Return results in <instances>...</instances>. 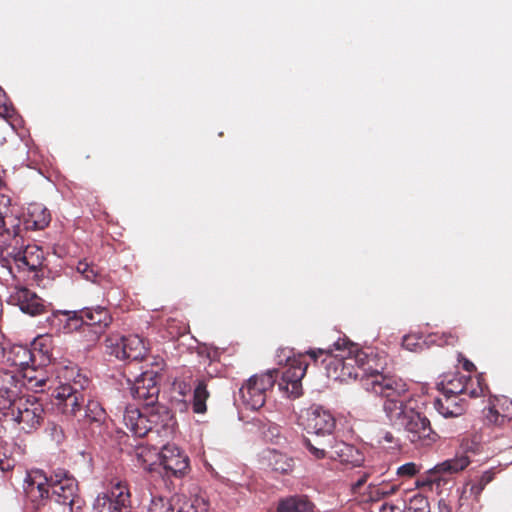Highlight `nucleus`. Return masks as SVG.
<instances>
[{"instance_id":"nucleus-42","label":"nucleus","mask_w":512,"mask_h":512,"mask_svg":"<svg viewBox=\"0 0 512 512\" xmlns=\"http://www.w3.org/2000/svg\"><path fill=\"white\" fill-rule=\"evenodd\" d=\"M14 255H15V253H12V252H7L6 255H4V252H2L1 256H0V268L6 269L8 271V273L13 276H15L14 271H13Z\"/></svg>"},{"instance_id":"nucleus-14","label":"nucleus","mask_w":512,"mask_h":512,"mask_svg":"<svg viewBox=\"0 0 512 512\" xmlns=\"http://www.w3.org/2000/svg\"><path fill=\"white\" fill-rule=\"evenodd\" d=\"M172 420V414L163 405L145 407V426L148 429V435L168 437L171 433Z\"/></svg>"},{"instance_id":"nucleus-12","label":"nucleus","mask_w":512,"mask_h":512,"mask_svg":"<svg viewBox=\"0 0 512 512\" xmlns=\"http://www.w3.org/2000/svg\"><path fill=\"white\" fill-rule=\"evenodd\" d=\"M158 459L167 477H184L189 469V458L174 444H166L159 452Z\"/></svg>"},{"instance_id":"nucleus-46","label":"nucleus","mask_w":512,"mask_h":512,"mask_svg":"<svg viewBox=\"0 0 512 512\" xmlns=\"http://www.w3.org/2000/svg\"><path fill=\"white\" fill-rule=\"evenodd\" d=\"M163 507H164V499L163 498L153 499L151 502V505L148 509V512H173V508L170 505L162 511Z\"/></svg>"},{"instance_id":"nucleus-31","label":"nucleus","mask_w":512,"mask_h":512,"mask_svg":"<svg viewBox=\"0 0 512 512\" xmlns=\"http://www.w3.org/2000/svg\"><path fill=\"white\" fill-rule=\"evenodd\" d=\"M463 381H465V375L460 373L446 376L439 384L440 390L442 391V394L445 395L456 397L463 396Z\"/></svg>"},{"instance_id":"nucleus-20","label":"nucleus","mask_w":512,"mask_h":512,"mask_svg":"<svg viewBox=\"0 0 512 512\" xmlns=\"http://www.w3.org/2000/svg\"><path fill=\"white\" fill-rule=\"evenodd\" d=\"M43 251L37 246L28 245L23 251H18L13 257L18 271H37L43 265Z\"/></svg>"},{"instance_id":"nucleus-29","label":"nucleus","mask_w":512,"mask_h":512,"mask_svg":"<svg viewBox=\"0 0 512 512\" xmlns=\"http://www.w3.org/2000/svg\"><path fill=\"white\" fill-rule=\"evenodd\" d=\"M277 512H314V505L306 496H289L279 500Z\"/></svg>"},{"instance_id":"nucleus-28","label":"nucleus","mask_w":512,"mask_h":512,"mask_svg":"<svg viewBox=\"0 0 512 512\" xmlns=\"http://www.w3.org/2000/svg\"><path fill=\"white\" fill-rule=\"evenodd\" d=\"M7 361L19 371L35 364V354L24 345H13L7 353Z\"/></svg>"},{"instance_id":"nucleus-23","label":"nucleus","mask_w":512,"mask_h":512,"mask_svg":"<svg viewBox=\"0 0 512 512\" xmlns=\"http://www.w3.org/2000/svg\"><path fill=\"white\" fill-rule=\"evenodd\" d=\"M19 392L16 377L11 372L0 370V412L11 406Z\"/></svg>"},{"instance_id":"nucleus-6","label":"nucleus","mask_w":512,"mask_h":512,"mask_svg":"<svg viewBox=\"0 0 512 512\" xmlns=\"http://www.w3.org/2000/svg\"><path fill=\"white\" fill-rule=\"evenodd\" d=\"M277 377L276 371H268L265 374L251 376L242 385L239 392L246 408L258 410L266 402V393L272 389Z\"/></svg>"},{"instance_id":"nucleus-40","label":"nucleus","mask_w":512,"mask_h":512,"mask_svg":"<svg viewBox=\"0 0 512 512\" xmlns=\"http://www.w3.org/2000/svg\"><path fill=\"white\" fill-rule=\"evenodd\" d=\"M20 372L23 374L24 378L28 379V381L30 383L35 381V383L33 384V386L35 388H38L41 391H43L44 388L46 387L48 380L44 379V378L37 379V377L35 375L36 369H35L34 365H30L25 369H21Z\"/></svg>"},{"instance_id":"nucleus-24","label":"nucleus","mask_w":512,"mask_h":512,"mask_svg":"<svg viewBox=\"0 0 512 512\" xmlns=\"http://www.w3.org/2000/svg\"><path fill=\"white\" fill-rule=\"evenodd\" d=\"M126 429L136 437L148 436L145 426V409L142 411L134 406H127L123 414Z\"/></svg>"},{"instance_id":"nucleus-48","label":"nucleus","mask_w":512,"mask_h":512,"mask_svg":"<svg viewBox=\"0 0 512 512\" xmlns=\"http://www.w3.org/2000/svg\"><path fill=\"white\" fill-rule=\"evenodd\" d=\"M463 368H464L467 372H472V371L476 370L475 365H474L471 361H469V360H465V361L463 362Z\"/></svg>"},{"instance_id":"nucleus-30","label":"nucleus","mask_w":512,"mask_h":512,"mask_svg":"<svg viewBox=\"0 0 512 512\" xmlns=\"http://www.w3.org/2000/svg\"><path fill=\"white\" fill-rule=\"evenodd\" d=\"M500 472L498 467H491L485 470L479 477L475 478L470 486V494L476 500L479 501L482 492L488 484H490L496 475Z\"/></svg>"},{"instance_id":"nucleus-2","label":"nucleus","mask_w":512,"mask_h":512,"mask_svg":"<svg viewBox=\"0 0 512 512\" xmlns=\"http://www.w3.org/2000/svg\"><path fill=\"white\" fill-rule=\"evenodd\" d=\"M304 445L315 459L338 457L342 462L359 464L362 461L360 453L353 446L337 442L335 435L322 436L310 434L304 439Z\"/></svg>"},{"instance_id":"nucleus-22","label":"nucleus","mask_w":512,"mask_h":512,"mask_svg":"<svg viewBox=\"0 0 512 512\" xmlns=\"http://www.w3.org/2000/svg\"><path fill=\"white\" fill-rule=\"evenodd\" d=\"M50 222V211L43 204H29L24 218V225L27 230H43L48 227Z\"/></svg>"},{"instance_id":"nucleus-1","label":"nucleus","mask_w":512,"mask_h":512,"mask_svg":"<svg viewBox=\"0 0 512 512\" xmlns=\"http://www.w3.org/2000/svg\"><path fill=\"white\" fill-rule=\"evenodd\" d=\"M327 352V377L339 382L360 380L362 387L384 399L383 408L392 422L400 421L405 414L409 400L407 384L395 375H385L379 359L347 338H339L328 349L311 350L309 355L316 359L318 354Z\"/></svg>"},{"instance_id":"nucleus-21","label":"nucleus","mask_w":512,"mask_h":512,"mask_svg":"<svg viewBox=\"0 0 512 512\" xmlns=\"http://www.w3.org/2000/svg\"><path fill=\"white\" fill-rule=\"evenodd\" d=\"M20 219L13 213L11 199L0 194V235L17 236L20 231Z\"/></svg>"},{"instance_id":"nucleus-17","label":"nucleus","mask_w":512,"mask_h":512,"mask_svg":"<svg viewBox=\"0 0 512 512\" xmlns=\"http://www.w3.org/2000/svg\"><path fill=\"white\" fill-rule=\"evenodd\" d=\"M50 325L63 333L87 331L83 314L79 311H56L48 318Z\"/></svg>"},{"instance_id":"nucleus-9","label":"nucleus","mask_w":512,"mask_h":512,"mask_svg":"<svg viewBox=\"0 0 512 512\" xmlns=\"http://www.w3.org/2000/svg\"><path fill=\"white\" fill-rule=\"evenodd\" d=\"M80 388L77 387V383L73 385L65 383L54 388L51 393L52 405L62 414L76 418L85 400L82 392L83 385H80Z\"/></svg>"},{"instance_id":"nucleus-18","label":"nucleus","mask_w":512,"mask_h":512,"mask_svg":"<svg viewBox=\"0 0 512 512\" xmlns=\"http://www.w3.org/2000/svg\"><path fill=\"white\" fill-rule=\"evenodd\" d=\"M106 418L107 414L105 409L96 400H88L84 408L81 406V412L76 416L81 428H91L93 432L95 429H98L99 433L101 432Z\"/></svg>"},{"instance_id":"nucleus-44","label":"nucleus","mask_w":512,"mask_h":512,"mask_svg":"<svg viewBox=\"0 0 512 512\" xmlns=\"http://www.w3.org/2000/svg\"><path fill=\"white\" fill-rule=\"evenodd\" d=\"M405 507L404 500H401L398 504L385 502L380 506L379 512H404Z\"/></svg>"},{"instance_id":"nucleus-33","label":"nucleus","mask_w":512,"mask_h":512,"mask_svg":"<svg viewBox=\"0 0 512 512\" xmlns=\"http://www.w3.org/2000/svg\"><path fill=\"white\" fill-rule=\"evenodd\" d=\"M210 397L207 383L204 379L197 380L193 391L192 409L196 414H204L207 411L206 401Z\"/></svg>"},{"instance_id":"nucleus-26","label":"nucleus","mask_w":512,"mask_h":512,"mask_svg":"<svg viewBox=\"0 0 512 512\" xmlns=\"http://www.w3.org/2000/svg\"><path fill=\"white\" fill-rule=\"evenodd\" d=\"M263 460L271 471L283 475L291 473L295 466L293 458L277 450L267 451Z\"/></svg>"},{"instance_id":"nucleus-27","label":"nucleus","mask_w":512,"mask_h":512,"mask_svg":"<svg viewBox=\"0 0 512 512\" xmlns=\"http://www.w3.org/2000/svg\"><path fill=\"white\" fill-rule=\"evenodd\" d=\"M463 400L464 398L443 394L441 398L435 400L434 407L445 418L457 417L465 410Z\"/></svg>"},{"instance_id":"nucleus-38","label":"nucleus","mask_w":512,"mask_h":512,"mask_svg":"<svg viewBox=\"0 0 512 512\" xmlns=\"http://www.w3.org/2000/svg\"><path fill=\"white\" fill-rule=\"evenodd\" d=\"M460 450L461 453L458 452L456 455H465L470 459L468 453L479 454L481 452V444L475 435L465 436L461 439Z\"/></svg>"},{"instance_id":"nucleus-32","label":"nucleus","mask_w":512,"mask_h":512,"mask_svg":"<svg viewBox=\"0 0 512 512\" xmlns=\"http://www.w3.org/2000/svg\"><path fill=\"white\" fill-rule=\"evenodd\" d=\"M463 382V396H468L469 398L481 397L485 394V391L488 390L484 378L480 374L474 376L465 375V381Z\"/></svg>"},{"instance_id":"nucleus-7","label":"nucleus","mask_w":512,"mask_h":512,"mask_svg":"<svg viewBox=\"0 0 512 512\" xmlns=\"http://www.w3.org/2000/svg\"><path fill=\"white\" fill-rule=\"evenodd\" d=\"M312 349L308 350L305 354H299L298 356L289 357L287 359V366L285 371L282 374L281 382L279 383V387L282 390H285L289 396L293 398H297L302 394V379L306 374L308 363L305 361V355H308L313 361H317L318 357L325 355L323 359V363H325V367L327 366V352L323 354H318L316 359H313L309 352Z\"/></svg>"},{"instance_id":"nucleus-37","label":"nucleus","mask_w":512,"mask_h":512,"mask_svg":"<svg viewBox=\"0 0 512 512\" xmlns=\"http://www.w3.org/2000/svg\"><path fill=\"white\" fill-rule=\"evenodd\" d=\"M404 512H430V503L426 496L415 494L409 500Z\"/></svg>"},{"instance_id":"nucleus-50","label":"nucleus","mask_w":512,"mask_h":512,"mask_svg":"<svg viewBox=\"0 0 512 512\" xmlns=\"http://www.w3.org/2000/svg\"><path fill=\"white\" fill-rule=\"evenodd\" d=\"M384 440L391 443L393 441V435L390 432H387L384 436Z\"/></svg>"},{"instance_id":"nucleus-4","label":"nucleus","mask_w":512,"mask_h":512,"mask_svg":"<svg viewBox=\"0 0 512 512\" xmlns=\"http://www.w3.org/2000/svg\"><path fill=\"white\" fill-rule=\"evenodd\" d=\"M400 420L407 439L416 449L429 448L440 438L438 433L432 429L430 420L419 412L405 410V414Z\"/></svg>"},{"instance_id":"nucleus-41","label":"nucleus","mask_w":512,"mask_h":512,"mask_svg":"<svg viewBox=\"0 0 512 512\" xmlns=\"http://www.w3.org/2000/svg\"><path fill=\"white\" fill-rule=\"evenodd\" d=\"M76 270L82 274L85 279L90 281H94L97 276L94 266L90 265L86 261H79L76 266Z\"/></svg>"},{"instance_id":"nucleus-47","label":"nucleus","mask_w":512,"mask_h":512,"mask_svg":"<svg viewBox=\"0 0 512 512\" xmlns=\"http://www.w3.org/2000/svg\"><path fill=\"white\" fill-rule=\"evenodd\" d=\"M369 475L364 473L355 482L351 484L352 491L354 493L359 492L360 488L367 482Z\"/></svg>"},{"instance_id":"nucleus-15","label":"nucleus","mask_w":512,"mask_h":512,"mask_svg":"<svg viewBox=\"0 0 512 512\" xmlns=\"http://www.w3.org/2000/svg\"><path fill=\"white\" fill-rule=\"evenodd\" d=\"M23 488L26 496L37 505L50 497L49 477L40 470L27 474Z\"/></svg>"},{"instance_id":"nucleus-43","label":"nucleus","mask_w":512,"mask_h":512,"mask_svg":"<svg viewBox=\"0 0 512 512\" xmlns=\"http://www.w3.org/2000/svg\"><path fill=\"white\" fill-rule=\"evenodd\" d=\"M402 346L409 351H416L421 348L420 338L416 335H406L403 337Z\"/></svg>"},{"instance_id":"nucleus-51","label":"nucleus","mask_w":512,"mask_h":512,"mask_svg":"<svg viewBox=\"0 0 512 512\" xmlns=\"http://www.w3.org/2000/svg\"><path fill=\"white\" fill-rule=\"evenodd\" d=\"M453 340H454V337H453V336H451V335H449L448 340H446L445 342H446L447 344H451V343H453Z\"/></svg>"},{"instance_id":"nucleus-45","label":"nucleus","mask_w":512,"mask_h":512,"mask_svg":"<svg viewBox=\"0 0 512 512\" xmlns=\"http://www.w3.org/2000/svg\"><path fill=\"white\" fill-rule=\"evenodd\" d=\"M15 467V460L8 457L4 452H0V470L2 472H9Z\"/></svg>"},{"instance_id":"nucleus-36","label":"nucleus","mask_w":512,"mask_h":512,"mask_svg":"<svg viewBox=\"0 0 512 512\" xmlns=\"http://www.w3.org/2000/svg\"><path fill=\"white\" fill-rule=\"evenodd\" d=\"M397 485H388V484H380V485H372L368 486V499L371 501H378L384 497L392 495L398 491Z\"/></svg>"},{"instance_id":"nucleus-19","label":"nucleus","mask_w":512,"mask_h":512,"mask_svg":"<svg viewBox=\"0 0 512 512\" xmlns=\"http://www.w3.org/2000/svg\"><path fill=\"white\" fill-rule=\"evenodd\" d=\"M484 419L488 424L503 426L510 421L512 400L507 397L495 398L483 410Z\"/></svg>"},{"instance_id":"nucleus-39","label":"nucleus","mask_w":512,"mask_h":512,"mask_svg":"<svg viewBox=\"0 0 512 512\" xmlns=\"http://www.w3.org/2000/svg\"><path fill=\"white\" fill-rule=\"evenodd\" d=\"M421 468L422 466L420 464L407 462L397 468L396 474L400 478L410 479L416 476L420 472Z\"/></svg>"},{"instance_id":"nucleus-5","label":"nucleus","mask_w":512,"mask_h":512,"mask_svg":"<svg viewBox=\"0 0 512 512\" xmlns=\"http://www.w3.org/2000/svg\"><path fill=\"white\" fill-rule=\"evenodd\" d=\"M50 497L57 503L68 505L71 512L80 509L82 500L78 494V482L68 471L59 469L49 477Z\"/></svg>"},{"instance_id":"nucleus-3","label":"nucleus","mask_w":512,"mask_h":512,"mask_svg":"<svg viewBox=\"0 0 512 512\" xmlns=\"http://www.w3.org/2000/svg\"><path fill=\"white\" fill-rule=\"evenodd\" d=\"M1 413L4 417H10L27 433L38 429L45 417L43 404L32 395H19L12 401L11 406Z\"/></svg>"},{"instance_id":"nucleus-34","label":"nucleus","mask_w":512,"mask_h":512,"mask_svg":"<svg viewBox=\"0 0 512 512\" xmlns=\"http://www.w3.org/2000/svg\"><path fill=\"white\" fill-rule=\"evenodd\" d=\"M180 501L177 512H208L209 501L199 495L192 496L190 498H183Z\"/></svg>"},{"instance_id":"nucleus-16","label":"nucleus","mask_w":512,"mask_h":512,"mask_svg":"<svg viewBox=\"0 0 512 512\" xmlns=\"http://www.w3.org/2000/svg\"><path fill=\"white\" fill-rule=\"evenodd\" d=\"M81 313L83 314L87 331L92 332L91 340L98 339L112 323L110 312L101 306L83 308Z\"/></svg>"},{"instance_id":"nucleus-35","label":"nucleus","mask_w":512,"mask_h":512,"mask_svg":"<svg viewBox=\"0 0 512 512\" xmlns=\"http://www.w3.org/2000/svg\"><path fill=\"white\" fill-rule=\"evenodd\" d=\"M158 455L159 452L156 448L151 450L144 446H138L135 450L137 464L143 469L151 470V466L155 463V460L158 459Z\"/></svg>"},{"instance_id":"nucleus-13","label":"nucleus","mask_w":512,"mask_h":512,"mask_svg":"<svg viewBox=\"0 0 512 512\" xmlns=\"http://www.w3.org/2000/svg\"><path fill=\"white\" fill-rule=\"evenodd\" d=\"M303 419L308 434L334 435L336 419L329 410L321 406H312L306 410Z\"/></svg>"},{"instance_id":"nucleus-25","label":"nucleus","mask_w":512,"mask_h":512,"mask_svg":"<svg viewBox=\"0 0 512 512\" xmlns=\"http://www.w3.org/2000/svg\"><path fill=\"white\" fill-rule=\"evenodd\" d=\"M145 382V379L137 380L131 388V394L134 399L143 401L145 407L154 406L158 399L159 388L152 379L148 380L147 385Z\"/></svg>"},{"instance_id":"nucleus-8","label":"nucleus","mask_w":512,"mask_h":512,"mask_svg":"<svg viewBox=\"0 0 512 512\" xmlns=\"http://www.w3.org/2000/svg\"><path fill=\"white\" fill-rule=\"evenodd\" d=\"M106 346L110 354L120 360L139 361L147 355L145 342L138 335L110 336L106 339Z\"/></svg>"},{"instance_id":"nucleus-11","label":"nucleus","mask_w":512,"mask_h":512,"mask_svg":"<svg viewBox=\"0 0 512 512\" xmlns=\"http://www.w3.org/2000/svg\"><path fill=\"white\" fill-rule=\"evenodd\" d=\"M471 460L465 455H455L452 459H447L434 468L428 470L425 475L417 478L415 484L417 488H432L433 484L440 481L441 474H454L463 471L469 466Z\"/></svg>"},{"instance_id":"nucleus-49","label":"nucleus","mask_w":512,"mask_h":512,"mask_svg":"<svg viewBox=\"0 0 512 512\" xmlns=\"http://www.w3.org/2000/svg\"><path fill=\"white\" fill-rule=\"evenodd\" d=\"M10 113V108L7 105L0 106V116H8Z\"/></svg>"},{"instance_id":"nucleus-10","label":"nucleus","mask_w":512,"mask_h":512,"mask_svg":"<svg viewBox=\"0 0 512 512\" xmlns=\"http://www.w3.org/2000/svg\"><path fill=\"white\" fill-rule=\"evenodd\" d=\"M8 302L30 316H38L49 311L50 303L39 297L34 291L24 286H15Z\"/></svg>"}]
</instances>
